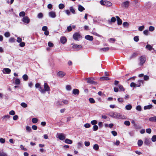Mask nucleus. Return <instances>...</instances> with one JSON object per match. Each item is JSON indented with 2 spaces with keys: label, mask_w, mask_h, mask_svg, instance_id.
I'll return each mask as SVG.
<instances>
[{
  "label": "nucleus",
  "mask_w": 156,
  "mask_h": 156,
  "mask_svg": "<svg viewBox=\"0 0 156 156\" xmlns=\"http://www.w3.org/2000/svg\"><path fill=\"white\" fill-rule=\"evenodd\" d=\"M58 138L60 140H63L65 139V137L64 134L60 133L58 135Z\"/></svg>",
  "instance_id": "obj_12"
},
{
  "label": "nucleus",
  "mask_w": 156,
  "mask_h": 156,
  "mask_svg": "<svg viewBox=\"0 0 156 156\" xmlns=\"http://www.w3.org/2000/svg\"><path fill=\"white\" fill-rule=\"evenodd\" d=\"M141 83H143V81L142 80H139L138 81V83L136 85V87H140L141 86Z\"/></svg>",
  "instance_id": "obj_26"
},
{
  "label": "nucleus",
  "mask_w": 156,
  "mask_h": 156,
  "mask_svg": "<svg viewBox=\"0 0 156 156\" xmlns=\"http://www.w3.org/2000/svg\"><path fill=\"white\" fill-rule=\"evenodd\" d=\"M43 17V14L42 13L40 12L38 14V17L39 18H42Z\"/></svg>",
  "instance_id": "obj_61"
},
{
  "label": "nucleus",
  "mask_w": 156,
  "mask_h": 156,
  "mask_svg": "<svg viewBox=\"0 0 156 156\" xmlns=\"http://www.w3.org/2000/svg\"><path fill=\"white\" fill-rule=\"evenodd\" d=\"M73 38L75 40H78V38H81V36L77 33H75L73 35Z\"/></svg>",
  "instance_id": "obj_4"
},
{
  "label": "nucleus",
  "mask_w": 156,
  "mask_h": 156,
  "mask_svg": "<svg viewBox=\"0 0 156 156\" xmlns=\"http://www.w3.org/2000/svg\"><path fill=\"white\" fill-rule=\"evenodd\" d=\"M146 131L147 133L150 134L151 132V130L150 128H148L146 129Z\"/></svg>",
  "instance_id": "obj_59"
},
{
  "label": "nucleus",
  "mask_w": 156,
  "mask_h": 156,
  "mask_svg": "<svg viewBox=\"0 0 156 156\" xmlns=\"http://www.w3.org/2000/svg\"><path fill=\"white\" fill-rule=\"evenodd\" d=\"M151 143V142L150 139L145 138L144 139V144L146 145H148Z\"/></svg>",
  "instance_id": "obj_9"
},
{
  "label": "nucleus",
  "mask_w": 156,
  "mask_h": 156,
  "mask_svg": "<svg viewBox=\"0 0 156 156\" xmlns=\"http://www.w3.org/2000/svg\"><path fill=\"white\" fill-rule=\"evenodd\" d=\"M66 75L65 73L63 71H60L57 73V75L60 77H62Z\"/></svg>",
  "instance_id": "obj_7"
},
{
  "label": "nucleus",
  "mask_w": 156,
  "mask_h": 156,
  "mask_svg": "<svg viewBox=\"0 0 156 156\" xmlns=\"http://www.w3.org/2000/svg\"><path fill=\"white\" fill-rule=\"evenodd\" d=\"M110 79L107 76H103L100 77V80L101 81H104V80H109Z\"/></svg>",
  "instance_id": "obj_17"
},
{
  "label": "nucleus",
  "mask_w": 156,
  "mask_h": 156,
  "mask_svg": "<svg viewBox=\"0 0 156 156\" xmlns=\"http://www.w3.org/2000/svg\"><path fill=\"white\" fill-rule=\"evenodd\" d=\"M124 124L126 126H129L130 125V122L128 121H126L124 122Z\"/></svg>",
  "instance_id": "obj_54"
},
{
  "label": "nucleus",
  "mask_w": 156,
  "mask_h": 156,
  "mask_svg": "<svg viewBox=\"0 0 156 156\" xmlns=\"http://www.w3.org/2000/svg\"><path fill=\"white\" fill-rule=\"evenodd\" d=\"M153 107L152 105H148L145 106L144 107V110L150 109H151Z\"/></svg>",
  "instance_id": "obj_21"
},
{
  "label": "nucleus",
  "mask_w": 156,
  "mask_h": 156,
  "mask_svg": "<svg viewBox=\"0 0 156 156\" xmlns=\"http://www.w3.org/2000/svg\"><path fill=\"white\" fill-rule=\"evenodd\" d=\"M117 113L116 112H112L111 113L110 115L113 118H116Z\"/></svg>",
  "instance_id": "obj_23"
},
{
  "label": "nucleus",
  "mask_w": 156,
  "mask_h": 156,
  "mask_svg": "<svg viewBox=\"0 0 156 156\" xmlns=\"http://www.w3.org/2000/svg\"><path fill=\"white\" fill-rule=\"evenodd\" d=\"M70 12L73 14H75V10L73 7L71 6L70 7Z\"/></svg>",
  "instance_id": "obj_40"
},
{
  "label": "nucleus",
  "mask_w": 156,
  "mask_h": 156,
  "mask_svg": "<svg viewBox=\"0 0 156 156\" xmlns=\"http://www.w3.org/2000/svg\"><path fill=\"white\" fill-rule=\"evenodd\" d=\"M78 9L79 11L82 12L85 10V8L81 5H79L78 6Z\"/></svg>",
  "instance_id": "obj_22"
},
{
  "label": "nucleus",
  "mask_w": 156,
  "mask_h": 156,
  "mask_svg": "<svg viewBox=\"0 0 156 156\" xmlns=\"http://www.w3.org/2000/svg\"><path fill=\"white\" fill-rule=\"evenodd\" d=\"M154 30V27L152 26H150L149 27V30L150 31H152Z\"/></svg>",
  "instance_id": "obj_56"
},
{
  "label": "nucleus",
  "mask_w": 156,
  "mask_h": 156,
  "mask_svg": "<svg viewBox=\"0 0 156 156\" xmlns=\"http://www.w3.org/2000/svg\"><path fill=\"white\" fill-rule=\"evenodd\" d=\"M132 107V106L130 104L128 105H126L125 107L126 109L127 110H130L131 109Z\"/></svg>",
  "instance_id": "obj_29"
},
{
  "label": "nucleus",
  "mask_w": 156,
  "mask_h": 156,
  "mask_svg": "<svg viewBox=\"0 0 156 156\" xmlns=\"http://www.w3.org/2000/svg\"><path fill=\"white\" fill-rule=\"evenodd\" d=\"M90 102L91 104H93L95 103V101L93 98H90L89 99Z\"/></svg>",
  "instance_id": "obj_36"
},
{
  "label": "nucleus",
  "mask_w": 156,
  "mask_h": 156,
  "mask_svg": "<svg viewBox=\"0 0 156 156\" xmlns=\"http://www.w3.org/2000/svg\"><path fill=\"white\" fill-rule=\"evenodd\" d=\"M65 142L68 144H71L73 142L71 140L68 139H65Z\"/></svg>",
  "instance_id": "obj_30"
},
{
  "label": "nucleus",
  "mask_w": 156,
  "mask_h": 156,
  "mask_svg": "<svg viewBox=\"0 0 156 156\" xmlns=\"http://www.w3.org/2000/svg\"><path fill=\"white\" fill-rule=\"evenodd\" d=\"M143 144V141L141 140H139L137 142V144L138 146H141L142 145V144Z\"/></svg>",
  "instance_id": "obj_34"
},
{
  "label": "nucleus",
  "mask_w": 156,
  "mask_h": 156,
  "mask_svg": "<svg viewBox=\"0 0 156 156\" xmlns=\"http://www.w3.org/2000/svg\"><path fill=\"white\" fill-rule=\"evenodd\" d=\"M86 79L87 80V83H88L94 84H97V83L93 80H94L93 78H86Z\"/></svg>",
  "instance_id": "obj_3"
},
{
  "label": "nucleus",
  "mask_w": 156,
  "mask_h": 156,
  "mask_svg": "<svg viewBox=\"0 0 156 156\" xmlns=\"http://www.w3.org/2000/svg\"><path fill=\"white\" fill-rule=\"evenodd\" d=\"M116 19L115 17H112L110 20H108V23L111 24L112 23H114L115 22Z\"/></svg>",
  "instance_id": "obj_20"
},
{
  "label": "nucleus",
  "mask_w": 156,
  "mask_h": 156,
  "mask_svg": "<svg viewBox=\"0 0 156 156\" xmlns=\"http://www.w3.org/2000/svg\"><path fill=\"white\" fill-rule=\"evenodd\" d=\"M111 133L113 135V136H117V132L115 131H112Z\"/></svg>",
  "instance_id": "obj_60"
},
{
  "label": "nucleus",
  "mask_w": 156,
  "mask_h": 156,
  "mask_svg": "<svg viewBox=\"0 0 156 156\" xmlns=\"http://www.w3.org/2000/svg\"><path fill=\"white\" fill-rule=\"evenodd\" d=\"M32 122L34 123H36L38 122V119L36 118H33L32 119Z\"/></svg>",
  "instance_id": "obj_38"
},
{
  "label": "nucleus",
  "mask_w": 156,
  "mask_h": 156,
  "mask_svg": "<svg viewBox=\"0 0 156 156\" xmlns=\"http://www.w3.org/2000/svg\"><path fill=\"white\" fill-rule=\"evenodd\" d=\"M116 17L117 18V24L118 25H121L122 23V20L118 16H116Z\"/></svg>",
  "instance_id": "obj_11"
},
{
  "label": "nucleus",
  "mask_w": 156,
  "mask_h": 156,
  "mask_svg": "<svg viewBox=\"0 0 156 156\" xmlns=\"http://www.w3.org/2000/svg\"><path fill=\"white\" fill-rule=\"evenodd\" d=\"M149 120L151 122H156V116H153L149 118Z\"/></svg>",
  "instance_id": "obj_25"
},
{
  "label": "nucleus",
  "mask_w": 156,
  "mask_h": 156,
  "mask_svg": "<svg viewBox=\"0 0 156 156\" xmlns=\"http://www.w3.org/2000/svg\"><path fill=\"white\" fill-rule=\"evenodd\" d=\"M0 156H7V155L4 152L0 151Z\"/></svg>",
  "instance_id": "obj_64"
},
{
  "label": "nucleus",
  "mask_w": 156,
  "mask_h": 156,
  "mask_svg": "<svg viewBox=\"0 0 156 156\" xmlns=\"http://www.w3.org/2000/svg\"><path fill=\"white\" fill-rule=\"evenodd\" d=\"M144 26H140L138 28V30L140 31H142L144 29Z\"/></svg>",
  "instance_id": "obj_55"
},
{
  "label": "nucleus",
  "mask_w": 156,
  "mask_h": 156,
  "mask_svg": "<svg viewBox=\"0 0 156 156\" xmlns=\"http://www.w3.org/2000/svg\"><path fill=\"white\" fill-rule=\"evenodd\" d=\"M129 6V2L126 1L122 3L121 5L122 7L123 8H126Z\"/></svg>",
  "instance_id": "obj_5"
},
{
  "label": "nucleus",
  "mask_w": 156,
  "mask_h": 156,
  "mask_svg": "<svg viewBox=\"0 0 156 156\" xmlns=\"http://www.w3.org/2000/svg\"><path fill=\"white\" fill-rule=\"evenodd\" d=\"M4 70L7 74L10 73L11 72V69H10L8 68H5L4 69Z\"/></svg>",
  "instance_id": "obj_24"
},
{
  "label": "nucleus",
  "mask_w": 156,
  "mask_h": 156,
  "mask_svg": "<svg viewBox=\"0 0 156 156\" xmlns=\"http://www.w3.org/2000/svg\"><path fill=\"white\" fill-rule=\"evenodd\" d=\"M73 93L75 95H78L79 93V90L78 89H74L73 90Z\"/></svg>",
  "instance_id": "obj_19"
},
{
  "label": "nucleus",
  "mask_w": 156,
  "mask_h": 156,
  "mask_svg": "<svg viewBox=\"0 0 156 156\" xmlns=\"http://www.w3.org/2000/svg\"><path fill=\"white\" fill-rule=\"evenodd\" d=\"M117 100L120 103H122L124 101L123 98H118L117 99Z\"/></svg>",
  "instance_id": "obj_53"
},
{
  "label": "nucleus",
  "mask_w": 156,
  "mask_h": 156,
  "mask_svg": "<svg viewBox=\"0 0 156 156\" xmlns=\"http://www.w3.org/2000/svg\"><path fill=\"white\" fill-rule=\"evenodd\" d=\"M20 46V47H23L25 45V43L24 42H21L19 44Z\"/></svg>",
  "instance_id": "obj_58"
},
{
  "label": "nucleus",
  "mask_w": 156,
  "mask_h": 156,
  "mask_svg": "<svg viewBox=\"0 0 156 156\" xmlns=\"http://www.w3.org/2000/svg\"><path fill=\"white\" fill-rule=\"evenodd\" d=\"M20 105L22 107L24 108H26L27 106V105L24 102H22Z\"/></svg>",
  "instance_id": "obj_37"
},
{
  "label": "nucleus",
  "mask_w": 156,
  "mask_h": 156,
  "mask_svg": "<svg viewBox=\"0 0 156 156\" xmlns=\"http://www.w3.org/2000/svg\"><path fill=\"white\" fill-rule=\"evenodd\" d=\"M73 48L80 49L82 48V46L78 44H75L73 46Z\"/></svg>",
  "instance_id": "obj_18"
},
{
  "label": "nucleus",
  "mask_w": 156,
  "mask_h": 156,
  "mask_svg": "<svg viewBox=\"0 0 156 156\" xmlns=\"http://www.w3.org/2000/svg\"><path fill=\"white\" fill-rule=\"evenodd\" d=\"M98 129V127L96 125H95L93 126V130L94 131H97Z\"/></svg>",
  "instance_id": "obj_49"
},
{
  "label": "nucleus",
  "mask_w": 156,
  "mask_h": 156,
  "mask_svg": "<svg viewBox=\"0 0 156 156\" xmlns=\"http://www.w3.org/2000/svg\"><path fill=\"white\" fill-rule=\"evenodd\" d=\"M60 41L61 42L62 44H65V43L67 39L66 37H61L60 39Z\"/></svg>",
  "instance_id": "obj_13"
},
{
  "label": "nucleus",
  "mask_w": 156,
  "mask_h": 156,
  "mask_svg": "<svg viewBox=\"0 0 156 156\" xmlns=\"http://www.w3.org/2000/svg\"><path fill=\"white\" fill-rule=\"evenodd\" d=\"M4 35L5 37H10V34L9 32H7L5 33L4 34Z\"/></svg>",
  "instance_id": "obj_44"
},
{
  "label": "nucleus",
  "mask_w": 156,
  "mask_h": 156,
  "mask_svg": "<svg viewBox=\"0 0 156 156\" xmlns=\"http://www.w3.org/2000/svg\"><path fill=\"white\" fill-rule=\"evenodd\" d=\"M130 86L131 87H136V84L134 82H132L130 84Z\"/></svg>",
  "instance_id": "obj_57"
},
{
  "label": "nucleus",
  "mask_w": 156,
  "mask_h": 156,
  "mask_svg": "<svg viewBox=\"0 0 156 156\" xmlns=\"http://www.w3.org/2000/svg\"><path fill=\"white\" fill-rule=\"evenodd\" d=\"M44 90H41L42 91V93H44L45 91H49V92L50 91V88L48 84L46 83H45L44 84Z\"/></svg>",
  "instance_id": "obj_2"
},
{
  "label": "nucleus",
  "mask_w": 156,
  "mask_h": 156,
  "mask_svg": "<svg viewBox=\"0 0 156 156\" xmlns=\"http://www.w3.org/2000/svg\"><path fill=\"white\" fill-rule=\"evenodd\" d=\"M26 129L29 132H30L31 131V128L29 126H26Z\"/></svg>",
  "instance_id": "obj_47"
},
{
  "label": "nucleus",
  "mask_w": 156,
  "mask_h": 156,
  "mask_svg": "<svg viewBox=\"0 0 156 156\" xmlns=\"http://www.w3.org/2000/svg\"><path fill=\"white\" fill-rule=\"evenodd\" d=\"M48 45L50 47H52L54 46V44L51 42L49 41L48 43Z\"/></svg>",
  "instance_id": "obj_48"
},
{
  "label": "nucleus",
  "mask_w": 156,
  "mask_h": 156,
  "mask_svg": "<svg viewBox=\"0 0 156 156\" xmlns=\"http://www.w3.org/2000/svg\"><path fill=\"white\" fill-rule=\"evenodd\" d=\"M65 5L63 4H60L58 5V8L60 9H62L65 7Z\"/></svg>",
  "instance_id": "obj_35"
},
{
  "label": "nucleus",
  "mask_w": 156,
  "mask_h": 156,
  "mask_svg": "<svg viewBox=\"0 0 156 156\" xmlns=\"http://www.w3.org/2000/svg\"><path fill=\"white\" fill-rule=\"evenodd\" d=\"M15 39L14 37H11L9 39V41L10 43H13L15 42Z\"/></svg>",
  "instance_id": "obj_41"
},
{
  "label": "nucleus",
  "mask_w": 156,
  "mask_h": 156,
  "mask_svg": "<svg viewBox=\"0 0 156 156\" xmlns=\"http://www.w3.org/2000/svg\"><path fill=\"white\" fill-rule=\"evenodd\" d=\"M93 148L96 151H98L99 149V146L97 144H95L93 146Z\"/></svg>",
  "instance_id": "obj_32"
},
{
  "label": "nucleus",
  "mask_w": 156,
  "mask_h": 156,
  "mask_svg": "<svg viewBox=\"0 0 156 156\" xmlns=\"http://www.w3.org/2000/svg\"><path fill=\"white\" fill-rule=\"evenodd\" d=\"M15 83L16 85L19 84L20 83V80L19 79H16L15 81Z\"/></svg>",
  "instance_id": "obj_42"
},
{
  "label": "nucleus",
  "mask_w": 156,
  "mask_h": 156,
  "mask_svg": "<svg viewBox=\"0 0 156 156\" xmlns=\"http://www.w3.org/2000/svg\"><path fill=\"white\" fill-rule=\"evenodd\" d=\"M23 21L27 23H28L30 21V20L27 16H24L23 18Z\"/></svg>",
  "instance_id": "obj_6"
},
{
  "label": "nucleus",
  "mask_w": 156,
  "mask_h": 156,
  "mask_svg": "<svg viewBox=\"0 0 156 156\" xmlns=\"http://www.w3.org/2000/svg\"><path fill=\"white\" fill-rule=\"evenodd\" d=\"M66 90H70L71 89V86L69 85H67L66 86Z\"/></svg>",
  "instance_id": "obj_62"
},
{
  "label": "nucleus",
  "mask_w": 156,
  "mask_h": 156,
  "mask_svg": "<svg viewBox=\"0 0 156 156\" xmlns=\"http://www.w3.org/2000/svg\"><path fill=\"white\" fill-rule=\"evenodd\" d=\"M109 50V47H106L101 48L100 49V51L101 52H106Z\"/></svg>",
  "instance_id": "obj_16"
},
{
  "label": "nucleus",
  "mask_w": 156,
  "mask_h": 156,
  "mask_svg": "<svg viewBox=\"0 0 156 156\" xmlns=\"http://www.w3.org/2000/svg\"><path fill=\"white\" fill-rule=\"evenodd\" d=\"M146 60V58L145 55H143L140 56L139 58V65L140 66H142L145 63Z\"/></svg>",
  "instance_id": "obj_1"
},
{
  "label": "nucleus",
  "mask_w": 156,
  "mask_h": 156,
  "mask_svg": "<svg viewBox=\"0 0 156 156\" xmlns=\"http://www.w3.org/2000/svg\"><path fill=\"white\" fill-rule=\"evenodd\" d=\"M62 102L60 101H58L56 102V105L58 106H60L62 105Z\"/></svg>",
  "instance_id": "obj_51"
},
{
  "label": "nucleus",
  "mask_w": 156,
  "mask_h": 156,
  "mask_svg": "<svg viewBox=\"0 0 156 156\" xmlns=\"http://www.w3.org/2000/svg\"><path fill=\"white\" fill-rule=\"evenodd\" d=\"M118 87L119 89L121 91H124L125 90V89L122 85L120 84H118Z\"/></svg>",
  "instance_id": "obj_28"
},
{
  "label": "nucleus",
  "mask_w": 156,
  "mask_h": 156,
  "mask_svg": "<svg viewBox=\"0 0 156 156\" xmlns=\"http://www.w3.org/2000/svg\"><path fill=\"white\" fill-rule=\"evenodd\" d=\"M146 48L149 51H151L153 49L152 47L150 44H148L146 46Z\"/></svg>",
  "instance_id": "obj_27"
},
{
  "label": "nucleus",
  "mask_w": 156,
  "mask_h": 156,
  "mask_svg": "<svg viewBox=\"0 0 156 156\" xmlns=\"http://www.w3.org/2000/svg\"><path fill=\"white\" fill-rule=\"evenodd\" d=\"M25 15V13L24 11L21 12L19 13L20 16L23 17Z\"/></svg>",
  "instance_id": "obj_43"
},
{
  "label": "nucleus",
  "mask_w": 156,
  "mask_h": 156,
  "mask_svg": "<svg viewBox=\"0 0 156 156\" xmlns=\"http://www.w3.org/2000/svg\"><path fill=\"white\" fill-rule=\"evenodd\" d=\"M151 140L153 142H155L156 141V135H154L152 136L151 138Z\"/></svg>",
  "instance_id": "obj_46"
},
{
  "label": "nucleus",
  "mask_w": 156,
  "mask_h": 156,
  "mask_svg": "<svg viewBox=\"0 0 156 156\" xmlns=\"http://www.w3.org/2000/svg\"><path fill=\"white\" fill-rule=\"evenodd\" d=\"M149 77L147 75H145L144 76V80H147L149 79Z\"/></svg>",
  "instance_id": "obj_63"
},
{
  "label": "nucleus",
  "mask_w": 156,
  "mask_h": 156,
  "mask_svg": "<svg viewBox=\"0 0 156 156\" xmlns=\"http://www.w3.org/2000/svg\"><path fill=\"white\" fill-rule=\"evenodd\" d=\"M124 117H125L123 115H122L120 113H117L116 118H118L120 119H124Z\"/></svg>",
  "instance_id": "obj_15"
},
{
  "label": "nucleus",
  "mask_w": 156,
  "mask_h": 156,
  "mask_svg": "<svg viewBox=\"0 0 156 156\" xmlns=\"http://www.w3.org/2000/svg\"><path fill=\"white\" fill-rule=\"evenodd\" d=\"M85 38L87 40L92 41L93 40L94 38L92 36L89 35H87L85 36Z\"/></svg>",
  "instance_id": "obj_10"
},
{
  "label": "nucleus",
  "mask_w": 156,
  "mask_h": 156,
  "mask_svg": "<svg viewBox=\"0 0 156 156\" xmlns=\"http://www.w3.org/2000/svg\"><path fill=\"white\" fill-rule=\"evenodd\" d=\"M23 78L24 81H27L28 79V77L27 74H24L23 76Z\"/></svg>",
  "instance_id": "obj_33"
},
{
  "label": "nucleus",
  "mask_w": 156,
  "mask_h": 156,
  "mask_svg": "<svg viewBox=\"0 0 156 156\" xmlns=\"http://www.w3.org/2000/svg\"><path fill=\"white\" fill-rule=\"evenodd\" d=\"M134 40L136 42H137L139 40V36H136L134 37L133 38Z\"/></svg>",
  "instance_id": "obj_52"
},
{
  "label": "nucleus",
  "mask_w": 156,
  "mask_h": 156,
  "mask_svg": "<svg viewBox=\"0 0 156 156\" xmlns=\"http://www.w3.org/2000/svg\"><path fill=\"white\" fill-rule=\"evenodd\" d=\"M123 25L124 27H126L128 28L129 27V24L127 22H125L123 23Z\"/></svg>",
  "instance_id": "obj_39"
},
{
  "label": "nucleus",
  "mask_w": 156,
  "mask_h": 156,
  "mask_svg": "<svg viewBox=\"0 0 156 156\" xmlns=\"http://www.w3.org/2000/svg\"><path fill=\"white\" fill-rule=\"evenodd\" d=\"M105 6L107 7H110L112 5V3L108 1H105Z\"/></svg>",
  "instance_id": "obj_14"
},
{
  "label": "nucleus",
  "mask_w": 156,
  "mask_h": 156,
  "mask_svg": "<svg viewBox=\"0 0 156 156\" xmlns=\"http://www.w3.org/2000/svg\"><path fill=\"white\" fill-rule=\"evenodd\" d=\"M91 124L93 125H95L97 123V122L96 120H93L91 122Z\"/></svg>",
  "instance_id": "obj_50"
},
{
  "label": "nucleus",
  "mask_w": 156,
  "mask_h": 156,
  "mask_svg": "<svg viewBox=\"0 0 156 156\" xmlns=\"http://www.w3.org/2000/svg\"><path fill=\"white\" fill-rule=\"evenodd\" d=\"M138 55V53L136 52H134L132 55L130 57V58L131 59L133 58L136 57Z\"/></svg>",
  "instance_id": "obj_31"
},
{
  "label": "nucleus",
  "mask_w": 156,
  "mask_h": 156,
  "mask_svg": "<svg viewBox=\"0 0 156 156\" xmlns=\"http://www.w3.org/2000/svg\"><path fill=\"white\" fill-rule=\"evenodd\" d=\"M136 109L139 111H141L142 108L140 105H137L136 107Z\"/></svg>",
  "instance_id": "obj_45"
},
{
  "label": "nucleus",
  "mask_w": 156,
  "mask_h": 156,
  "mask_svg": "<svg viewBox=\"0 0 156 156\" xmlns=\"http://www.w3.org/2000/svg\"><path fill=\"white\" fill-rule=\"evenodd\" d=\"M49 16L52 18H54L56 16V13L55 12L51 11L49 13Z\"/></svg>",
  "instance_id": "obj_8"
}]
</instances>
